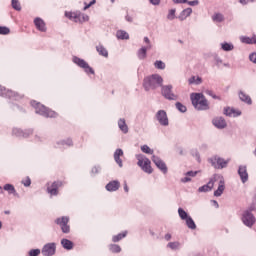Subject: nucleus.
Returning a JSON list of instances; mask_svg holds the SVG:
<instances>
[{"mask_svg": "<svg viewBox=\"0 0 256 256\" xmlns=\"http://www.w3.org/2000/svg\"><path fill=\"white\" fill-rule=\"evenodd\" d=\"M22 184L24 185V187H30L31 186V178L26 177V179L22 181Z\"/></svg>", "mask_w": 256, "mask_h": 256, "instance_id": "nucleus-50", "label": "nucleus"}, {"mask_svg": "<svg viewBox=\"0 0 256 256\" xmlns=\"http://www.w3.org/2000/svg\"><path fill=\"white\" fill-rule=\"evenodd\" d=\"M213 23H223L225 16L222 13H214L212 16Z\"/></svg>", "mask_w": 256, "mask_h": 256, "instance_id": "nucleus-30", "label": "nucleus"}, {"mask_svg": "<svg viewBox=\"0 0 256 256\" xmlns=\"http://www.w3.org/2000/svg\"><path fill=\"white\" fill-rule=\"evenodd\" d=\"M100 171H101V167H99V166H94V167L92 168L91 173L97 174V173H99Z\"/></svg>", "mask_w": 256, "mask_h": 256, "instance_id": "nucleus-55", "label": "nucleus"}, {"mask_svg": "<svg viewBox=\"0 0 256 256\" xmlns=\"http://www.w3.org/2000/svg\"><path fill=\"white\" fill-rule=\"evenodd\" d=\"M65 16L70 19V21H74V23H85L89 21V15L83 14L80 11L76 12H66Z\"/></svg>", "mask_w": 256, "mask_h": 256, "instance_id": "nucleus-5", "label": "nucleus"}, {"mask_svg": "<svg viewBox=\"0 0 256 256\" xmlns=\"http://www.w3.org/2000/svg\"><path fill=\"white\" fill-rule=\"evenodd\" d=\"M61 245L64 249H67V251H71V249H73V243L71 242V240L66 238L61 240Z\"/></svg>", "mask_w": 256, "mask_h": 256, "instance_id": "nucleus-31", "label": "nucleus"}, {"mask_svg": "<svg viewBox=\"0 0 256 256\" xmlns=\"http://www.w3.org/2000/svg\"><path fill=\"white\" fill-rule=\"evenodd\" d=\"M63 186V182L61 181H55L47 188V191L50 195H58L59 193V187Z\"/></svg>", "mask_w": 256, "mask_h": 256, "instance_id": "nucleus-17", "label": "nucleus"}, {"mask_svg": "<svg viewBox=\"0 0 256 256\" xmlns=\"http://www.w3.org/2000/svg\"><path fill=\"white\" fill-rule=\"evenodd\" d=\"M12 135H14L15 137H23L24 139H27V137H29V135H33V130L28 129V130L23 131L19 128H14L12 130Z\"/></svg>", "mask_w": 256, "mask_h": 256, "instance_id": "nucleus-15", "label": "nucleus"}, {"mask_svg": "<svg viewBox=\"0 0 256 256\" xmlns=\"http://www.w3.org/2000/svg\"><path fill=\"white\" fill-rule=\"evenodd\" d=\"M188 83H189V85H193V84L201 85V83H203V79H201V77H199V76H197V77L192 76L191 78H189Z\"/></svg>", "mask_w": 256, "mask_h": 256, "instance_id": "nucleus-34", "label": "nucleus"}, {"mask_svg": "<svg viewBox=\"0 0 256 256\" xmlns=\"http://www.w3.org/2000/svg\"><path fill=\"white\" fill-rule=\"evenodd\" d=\"M185 221L188 229H192V230L197 229V225L195 224V221L193 220V218H191V216L188 217Z\"/></svg>", "mask_w": 256, "mask_h": 256, "instance_id": "nucleus-36", "label": "nucleus"}, {"mask_svg": "<svg viewBox=\"0 0 256 256\" xmlns=\"http://www.w3.org/2000/svg\"><path fill=\"white\" fill-rule=\"evenodd\" d=\"M240 41L246 45H256V35L253 37L242 36Z\"/></svg>", "mask_w": 256, "mask_h": 256, "instance_id": "nucleus-27", "label": "nucleus"}, {"mask_svg": "<svg viewBox=\"0 0 256 256\" xmlns=\"http://www.w3.org/2000/svg\"><path fill=\"white\" fill-rule=\"evenodd\" d=\"M215 187V178H211L206 185L198 188L199 193H207Z\"/></svg>", "mask_w": 256, "mask_h": 256, "instance_id": "nucleus-18", "label": "nucleus"}, {"mask_svg": "<svg viewBox=\"0 0 256 256\" xmlns=\"http://www.w3.org/2000/svg\"><path fill=\"white\" fill-rule=\"evenodd\" d=\"M141 151L147 155H153V149H150L147 145L141 146Z\"/></svg>", "mask_w": 256, "mask_h": 256, "instance_id": "nucleus-46", "label": "nucleus"}, {"mask_svg": "<svg viewBox=\"0 0 256 256\" xmlns=\"http://www.w3.org/2000/svg\"><path fill=\"white\" fill-rule=\"evenodd\" d=\"M136 159L138 161L137 162L138 167H141L144 173H148L149 175L153 173V168L151 167V160H149V158H147L143 154H138L136 155Z\"/></svg>", "mask_w": 256, "mask_h": 256, "instance_id": "nucleus-4", "label": "nucleus"}, {"mask_svg": "<svg viewBox=\"0 0 256 256\" xmlns=\"http://www.w3.org/2000/svg\"><path fill=\"white\" fill-rule=\"evenodd\" d=\"M221 49L223 51H233V49H235V46H233L232 43L224 42V43H221Z\"/></svg>", "mask_w": 256, "mask_h": 256, "instance_id": "nucleus-38", "label": "nucleus"}, {"mask_svg": "<svg viewBox=\"0 0 256 256\" xmlns=\"http://www.w3.org/2000/svg\"><path fill=\"white\" fill-rule=\"evenodd\" d=\"M188 5H190L191 7H195L197 5H199V0H193V1H189L186 2Z\"/></svg>", "mask_w": 256, "mask_h": 256, "instance_id": "nucleus-51", "label": "nucleus"}, {"mask_svg": "<svg viewBox=\"0 0 256 256\" xmlns=\"http://www.w3.org/2000/svg\"><path fill=\"white\" fill-rule=\"evenodd\" d=\"M138 55V59H140L141 61H143V59H147V52H146V48H140L137 52Z\"/></svg>", "mask_w": 256, "mask_h": 256, "instance_id": "nucleus-39", "label": "nucleus"}, {"mask_svg": "<svg viewBox=\"0 0 256 256\" xmlns=\"http://www.w3.org/2000/svg\"><path fill=\"white\" fill-rule=\"evenodd\" d=\"M173 3L177 4H181V3H188V0H173Z\"/></svg>", "mask_w": 256, "mask_h": 256, "instance_id": "nucleus-62", "label": "nucleus"}, {"mask_svg": "<svg viewBox=\"0 0 256 256\" xmlns=\"http://www.w3.org/2000/svg\"><path fill=\"white\" fill-rule=\"evenodd\" d=\"M190 99L193 107L197 111H207V109H209V102L203 93H192Z\"/></svg>", "mask_w": 256, "mask_h": 256, "instance_id": "nucleus-2", "label": "nucleus"}, {"mask_svg": "<svg viewBox=\"0 0 256 256\" xmlns=\"http://www.w3.org/2000/svg\"><path fill=\"white\" fill-rule=\"evenodd\" d=\"M152 162L164 173V175L167 174V164H165V162L161 158H159V156L153 155Z\"/></svg>", "mask_w": 256, "mask_h": 256, "instance_id": "nucleus-14", "label": "nucleus"}, {"mask_svg": "<svg viewBox=\"0 0 256 256\" xmlns=\"http://www.w3.org/2000/svg\"><path fill=\"white\" fill-rule=\"evenodd\" d=\"M187 177H196L197 176V171H188L185 174Z\"/></svg>", "mask_w": 256, "mask_h": 256, "instance_id": "nucleus-52", "label": "nucleus"}, {"mask_svg": "<svg viewBox=\"0 0 256 256\" xmlns=\"http://www.w3.org/2000/svg\"><path fill=\"white\" fill-rule=\"evenodd\" d=\"M249 59L252 63H256V53L250 54Z\"/></svg>", "mask_w": 256, "mask_h": 256, "instance_id": "nucleus-59", "label": "nucleus"}, {"mask_svg": "<svg viewBox=\"0 0 256 256\" xmlns=\"http://www.w3.org/2000/svg\"><path fill=\"white\" fill-rule=\"evenodd\" d=\"M175 107L180 113H187V106L183 105V103L176 102Z\"/></svg>", "mask_w": 256, "mask_h": 256, "instance_id": "nucleus-42", "label": "nucleus"}, {"mask_svg": "<svg viewBox=\"0 0 256 256\" xmlns=\"http://www.w3.org/2000/svg\"><path fill=\"white\" fill-rule=\"evenodd\" d=\"M238 97H239L240 101H242L243 103H246V105H252L253 104V100H251V96L247 95L243 91H239Z\"/></svg>", "mask_w": 256, "mask_h": 256, "instance_id": "nucleus-24", "label": "nucleus"}, {"mask_svg": "<svg viewBox=\"0 0 256 256\" xmlns=\"http://www.w3.org/2000/svg\"><path fill=\"white\" fill-rule=\"evenodd\" d=\"M149 2L152 4V5H159L161 3V0H149Z\"/></svg>", "mask_w": 256, "mask_h": 256, "instance_id": "nucleus-63", "label": "nucleus"}, {"mask_svg": "<svg viewBox=\"0 0 256 256\" xmlns=\"http://www.w3.org/2000/svg\"><path fill=\"white\" fill-rule=\"evenodd\" d=\"M109 251H111V253H121V246L117 244H110Z\"/></svg>", "mask_w": 256, "mask_h": 256, "instance_id": "nucleus-41", "label": "nucleus"}, {"mask_svg": "<svg viewBox=\"0 0 256 256\" xmlns=\"http://www.w3.org/2000/svg\"><path fill=\"white\" fill-rule=\"evenodd\" d=\"M117 39L125 40L129 39V33H127L125 30H118L116 32Z\"/></svg>", "mask_w": 256, "mask_h": 256, "instance_id": "nucleus-35", "label": "nucleus"}, {"mask_svg": "<svg viewBox=\"0 0 256 256\" xmlns=\"http://www.w3.org/2000/svg\"><path fill=\"white\" fill-rule=\"evenodd\" d=\"M34 25L38 31H41V33H45L47 31L45 21L39 17L34 19Z\"/></svg>", "mask_w": 256, "mask_h": 256, "instance_id": "nucleus-20", "label": "nucleus"}, {"mask_svg": "<svg viewBox=\"0 0 256 256\" xmlns=\"http://www.w3.org/2000/svg\"><path fill=\"white\" fill-rule=\"evenodd\" d=\"M121 157H123V149L118 148L114 152V161L119 167H123V160Z\"/></svg>", "mask_w": 256, "mask_h": 256, "instance_id": "nucleus-22", "label": "nucleus"}, {"mask_svg": "<svg viewBox=\"0 0 256 256\" xmlns=\"http://www.w3.org/2000/svg\"><path fill=\"white\" fill-rule=\"evenodd\" d=\"M178 215L180 217V219H182V221H186L187 219H189V214H187L186 211L183 210V208H179L178 209Z\"/></svg>", "mask_w": 256, "mask_h": 256, "instance_id": "nucleus-40", "label": "nucleus"}, {"mask_svg": "<svg viewBox=\"0 0 256 256\" xmlns=\"http://www.w3.org/2000/svg\"><path fill=\"white\" fill-rule=\"evenodd\" d=\"M242 223L251 229L256 223L255 215L249 210H244L241 217Z\"/></svg>", "mask_w": 256, "mask_h": 256, "instance_id": "nucleus-8", "label": "nucleus"}, {"mask_svg": "<svg viewBox=\"0 0 256 256\" xmlns=\"http://www.w3.org/2000/svg\"><path fill=\"white\" fill-rule=\"evenodd\" d=\"M246 211H250V213L252 212V211H256V204H251L250 205V207H249V209L248 210H246Z\"/></svg>", "mask_w": 256, "mask_h": 256, "instance_id": "nucleus-61", "label": "nucleus"}, {"mask_svg": "<svg viewBox=\"0 0 256 256\" xmlns=\"http://www.w3.org/2000/svg\"><path fill=\"white\" fill-rule=\"evenodd\" d=\"M191 13H193L192 8H186V9L182 10L178 16L179 21H185V19H187V17L191 16Z\"/></svg>", "mask_w": 256, "mask_h": 256, "instance_id": "nucleus-25", "label": "nucleus"}, {"mask_svg": "<svg viewBox=\"0 0 256 256\" xmlns=\"http://www.w3.org/2000/svg\"><path fill=\"white\" fill-rule=\"evenodd\" d=\"M72 61H73V63H75V65H77L81 69H84V71L87 75H95V70H93V68H91V66H89V63H87L84 59L74 56L72 58Z\"/></svg>", "mask_w": 256, "mask_h": 256, "instance_id": "nucleus-7", "label": "nucleus"}, {"mask_svg": "<svg viewBox=\"0 0 256 256\" xmlns=\"http://www.w3.org/2000/svg\"><path fill=\"white\" fill-rule=\"evenodd\" d=\"M181 183H189V182H191V177H189V176H185L184 178H181Z\"/></svg>", "mask_w": 256, "mask_h": 256, "instance_id": "nucleus-54", "label": "nucleus"}, {"mask_svg": "<svg viewBox=\"0 0 256 256\" xmlns=\"http://www.w3.org/2000/svg\"><path fill=\"white\" fill-rule=\"evenodd\" d=\"M96 0H92L89 4L85 3L84 11H87L91 5H95Z\"/></svg>", "mask_w": 256, "mask_h": 256, "instance_id": "nucleus-56", "label": "nucleus"}, {"mask_svg": "<svg viewBox=\"0 0 256 256\" xmlns=\"http://www.w3.org/2000/svg\"><path fill=\"white\" fill-rule=\"evenodd\" d=\"M167 247H169L170 249L175 251V250L179 249V247H181V243H179V242H170V243H168Z\"/></svg>", "mask_w": 256, "mask_h": 256, "instance_id": "nucleus-45", "label": "nucleus"}, {"mask_svg": "<svg viewBox=\"0 0 256 256\" xmlns=\"http://www.w3.org/2000/svg\"><path fill=\"white\" fill-rule=\"evenodd\" d=\"M119 187H121V183H119V180H113L106 185V190H108L109 192H115L119 191Z\"/></svg>", "mask_w": 256, "mask_h": 256, "instance_id": "nucleus-23", "label": "nucleus"}, {"mask_svg": "<svg viewBox=\"0 0 256 256\" xmlns=\"http://www.w3.org/2000/svg\"><path fill=\"white\" fill-rule=\"evenodd\" d=\"M164 239L166 241H171V234L170 233H167L165 236H164Z\"/></svg>", "mask_w": 256, "mask_h": 256, "instance_id": "nucleus-64", "label": "nucleus"}, {"mask_svg": "<svg viewBox=\"0 0 256 256\" xmlns=\"http://www.w3.org/2000/svg\"><path fill=\"white\" fill-rule=\"evenodd\" d=\"M96 51L102 57H109V51H107V48L101 44L96 46Z\"/></svg>", "mask_w": 256, "mask_h": 256, "instance_id": "nucleus-29", "label": "nucleus"}, {"mask_svg": "<svg viewBox=\"0 0 256 256\" xmlns=\"http://www.w3.org/2000/svg\"><path fill=\"white\" fill-rule=\"evenodd\" d=\"M56 225L61 227L62 233H71V226H69V217L63 216L55 220Z\"/></svg>", "mask_w": 256, "mask_h": 256, "instance_id": "nucleus-10", "label": "nucleus"}, {"mask_svg": "<svg viewBox=\"0 0 256 256\" xmlns=\"http://www.w3.org/2000/svg\"><path fill=\"white\" fill-rule=\"evenodd\" d=\"M57 145L59 147H63V148H65V146L71 147L73 145V140L72 139L62 140V141L58 142Z\"/></svg>", "mask_w": 256, "mask_h": 256, "instance_id": "nucleus-37", "label": "nucleus"}, {"mask_svg": "<svg viewBox=\"0 0 256 256\" xmlns=\"http://www.w3.org/2000/svg\"><path fill=\"white\" fill-rule=\"evenodd\" d=\"M11 5L15 11H21V3L19 2V0H11Z\"/></svg>", "mask_w": 256, "mask_h": 256, "instance_id": "nucleus-44", "label": "nucleus"}, {"mask_svg": "<svg viewBox=\"0 0 256 256\" xmlns=\"http://www.w3.org/2000/svg\"><path fill=\"white\" fill-rule=\"evenodd\" d=\"M125 19H126V21H127L128 23H133V17L130 16L129 14H127V15L125 16Z\"/></svg>", "mask_w": 256, "mask_h": 256, "instance_id": "nucleus-60", "label": "nucleus"}, {"mask_svg": "<svg viewBox=\"0 0 256 256\" xmlns=\"http://www.w3.org/2000/svg\"><path fill=\"white\" fill-rule=\"evenodd\" d=\"M161 94L164 99H168V101H177L179 96L173 93V85H162L161 86Z\"/></svg>", "mask_w": 256, "mask_h": 256, "instance_id": "nucleus-6", "label": "nucleus"}, {"mask_svg": "<svg viewBox=\"0 0 256 256\" xmlns=\"http://www.w3.org/2000/svg\"><path fill=\"white\" fill-rule=\"evenodd\" d=\"M0 95L1 97H8V99H12L14 101H19V99L23 97L19 93L7 90V88L3 86H0Z\"/></svg>", "mask_w": 256, "mask_h": 256, "instance_id": "nucleus-11", "label": "nucleus"}, {"mask_svg": "<svg viewBox=\"0 0 256 256\" xmlns=\"http://www.w3.org/2000/svg\"><path fill=\"white\" fill-rule=\"evenodd\" d=\"M30 105H32L35 109V113H37V115H41L42 117H46V118H53V117H57V112L45 107V105L32 100L30 102Z\"/></svg>", "mask_w": 256, "mask_h": 256, "instance_id": "nucleus-3", "label": "nucleus"}, {"mask_svg": "<svg viewBox=\"0 0 256 256\" xmlns=\"http://www.w3.org/2000/svg\"><path fill=\"white\" fill-rule=\"evenodd\" d=\"M156 119L162 127H167L169 125V118L167 117V112H165V110H159L156 113Z\"/></svg>", "mask_w": 256, "mask_h": 256, "instance_id": "nucleus-13", "label": "nucleus"}, {"mask_svg": "<svg viewBox=\"0 0 256 256\" xmlns=\"http://www.w3.org/2000/svg\"><path fill=\"white\" fill-rule=\"evenodd\" d=\"M225 191V180H220L216 191H214V197H221Z\"/></svg>", "mask_w": 256, "mask_h": 256, "instance_id": "nucleus-26", "label": "nucleus"}, {"mask_svg": "<svg viewBox=\"0 0 256 256\" xmlns=\"http://www.w3.org/2000/svg\"><path fill=\"white\" fill-rule=\"evenodd\" d=\"M206 95H210V97H212L213 99H219V97H217V95L213 94V91H211V90H207Z\"/></svg>", "mask_w": 256, "mask_h": 256, "instance_id": "nucleus-58", "label": "nucleus"}, {"mask_svg": "<svg viewBox=\"0 0 256 256\" xmlns=\"http://www.w3.org/2000/svg\"><path fill=\"white\" fill-rule=\"evenodd\" d=\"M224 115H226V117H240L241 111L231 107H226L224 108Z\"/></svg>", "mask_w": 256, "mask_h": 256, "instance_id": "nucleus-21", "label": "nucleus"}, {"mask_svg": "<svg viewBox=\"0 0 256 256\" xmlns=\"http://www.w3.org/2000/svg\"><path fill=\"white\" fill-rule=\"evenodd\" d=\"M256 0H239L241 5H247V3H255Z\"/></svg>", "mask_w": 256, "mask_h": 256, "instance_id": "nucleus-57", "label": "nucleus"}, {"mask_svg": "<svg viewBox=\"0 0 256 256\" xmlns=\"http://www.w3.org/2000/svg\"><path fill=\"white\" fill-rule=\"evenodd\" d=\"M238 175L242 183H247V181H249V173L247 172V166L240 165L238 167Z\"/></svg>", "mask_w": 256, "mask_h": 256, "instance_id": "nucleus-16", "label": "nucleus"}, {"mask_svg": "<svg viewBox=\"0 0 256 256\" xmlns=\"http://www.w3.org/2000/svg\"><path fill=\"white\" fill-rule=\"evenodd\" d=\"M118 127L122 133L127 134L129 133V126H127V123L125 122V119L121 118L118 120Z\"/></svg>", "mask_w": 256, "mask_h": 256, "instance_id": "nucleus-28", "label": "nucleus"}, {"mask_svg": "<svg viewBox=\"0 0 256 256\" xmlns=\"http://www.w3.org/2000/svg\"><path fill=\"white\" fill-rule=\"evenodd\" d=\"M215 63L217 65V67H221V65L223 64V60H221V58L219 57H215Z\"/></svg>", "mask_w": 256, "mask_h": 256, "instance_id": "nucleus-53", "label": "nucleus"}, {"mask_svg": "<svg viewBox=\"0 0 256 256\" xmlns=\"http://www.w3.org/2000/svg\"><path fill=\"white\" fill-rule=\"evenodd\" d=\"M125 237H127V231L114 235L112 237V241L113 243H119V241H121V239H125Z\"/></svg>", "mask_w": 256, "mask_h": 256, "instance_id": "nucleus-33", "label": "nucleus"}, {"mask_svg": "<svg viewBox=\"0 0 256 256\" xmlns=\"http://www.w3.org/2000/svg\"><path fill=\"white\" fill-rule=\"evenodd\" d=\"M3 189H4V191H7L9 193V195H17L15 186H13L12 184H5Z\"/></svg>", "mask_w": 256, "mask_h": 256, "instance_id": "nucleus-32", "label": "nucleus"}, {"mask_svg": "<svg viewBox=\"0 0 256 256\" xmlns=\"http://www.w3.org/2000/svg\"><path fill=\"white\" fill-rule=\"evenodd\" d=\"M55 251H57V245L54 242L47 243L42 248V255L53 256L55 255Z\"/></svg>", "mask_w": 256, "mask_h": 256, "instance_id": "nucleus-12", "label": "nucleus"}, {"mask_svg": "<svg viewBox=\"0 0 256 256\" xmlns=\"http://www.w3.org/2000/svg\"><path fill=\"white\" fill-rule=\"evenodd\" d=\"M176 12H177L176 9H171V10H169L168 15H167V19H168L169 21H173V19H175V13H176Z\"/></svg>", "mask_w": 256, "mask_h": 256, "instance_id": "nucleus-47", "label": "nucleus"}, {"mask_svg": "<svg viewBox=\"0 0 256 256\" xmlns=\"http://www.w3.org/2000/svg\"><path fill=\"white\" fill-rule=\"evenodd\" d=\"M11 30L6 26H0V35H9Z\"/></svg>", "mask_w": 256, "mask_h": 256, "instance_id": "nucleus-48", "label": "nucleus"}, {"mask_svg": "<svg viewBox=\"0 0 256 256\" xmlns=\"http://www.w3.org/2000/svg\"><path fill=\"white\" fill-rule=\"evenodd\" d=\"M209 161L214 169H225L229 165V159L225 160L219 156H213Z\"/></svg>", "mask_w": 256, "mask_h": 256, "instance_id": "nucleus-9", "label": "nucleus"}, {"mask_svg": "<svg viewBox=\"0 0 256 256\" xmlns=\"http://www.w3.org/2000/svg\"><path fill=\"white\" fill-rule=\"evenodd\" d=\"M29 256H39L41 255V250L40 249H32L28 252Z\"/></svg>", "mask_w": 256, "mask_h": 256, "instance_id": "nucleus-49", "label": "nucleus"}, {"mask_svg": "<svg viewBox=\"0 0 256 256\" xmlns=\"http://www.w3.org/2000/svg\"><path fill=\"white\" fill-rule=\"evenodd\" d=\"M154 67H155V69L163 70V69H165L166 65H165V62H163L161 60H156L154 62Z\"/></svg>", "mask_w": 256, "mask_h": 256, "instance_id": "nucleus-43", "label": "nucleus"}, {"mask_svg": "<svg viewBox=\"0 0 256 256\" xmlns=\"http://www.w3.org/2000/svg\"><path fill=\"white\" fill-rule=\"evenodd\" d=\"M214 127L217 129H225L227 127V121L223 117H216L212 120Z\"/></svg>", "mask_w": 256, "mask_h": 256, "instance_id": "nucleus-19", "label": "nucleus"}, {"mask_svg": "<svg viewBox=\"0 0 256 256\" xmlns=\"http://www.w3.org/2000/svg\"><path fill=\"white\" fill-rule=\"evenodd\" d=\"M143 87L145 91L155 90L158 87H163V77L159 74H152L145 77L143 80Z\"/></svg>", "mask_w": 256, "mask_h": 256, "instance_id": "nucleus-1", "label": "nucleus"}]
</instances>
